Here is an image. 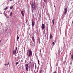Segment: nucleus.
I'll use <instances>...</instances> for the list:
<instances>
[{
  "label": "nucleus",
  "instance_id": "15",
  "mask_svg": "<svg viewBox=\"0 0 73 73\" xmlns=\"http://www.w3.org/2000/svg\"><path fill=\"white\" fill-rule=\"evenodd\" d=\"M29 68V67H26V70L27 71H28V68Z\"/></svg>",
  "mask_w": 73,
  "mask_h": 73
},
{
  "label": "nucleus",
  "instance_id": "21",
  "mask_svg": "<svg viewBox=\"0 0 73 73\" xmlns=\"http://www.w3.org/2000/svg\"><path fill=\"white\" fill-rule=\"evenodd\" d=\"M19 37L18 36H17V40H19Z\"/></svg>",
  "mask_w": 73,
  "mask_h": 73
},
{
  "label": "nucleus",
  "instance_id": "10",
  "mask_svg": "<svg viewBox=\"0 0 73 73\" xmlns=\"http://www.w3.org/2000/svg\"><path fill=\"white\" fill-rule=\"evenodd\" d=\"M26 68H29V66H28V64H27L26 65Z\"/></svg>",
  "mask_w": 73,
  "mask_h": 73
},
{
  "label": "nucleus",
  "instance_id": "31",
  "mask_svg": "<svg viewBox=\"0 0 73 73\" xmlns=\"http://www.w3.org/2000/svg\"><path fill=\"white\" fill-rule=\"evenodd\" d=\"M8 64H9V62H8V63L7 64V65H8Z\"/></svg>",
  "mask_w": 73,
  "mask_h": 73
},
{
  "label": "nucleus",
  "instance_id": "39",
  "mask_svg": "<svg viewBox=\"0 0 73 73\" xmlns=\"http://www.w3.org/2000/svg\"><path fill=\"white\" fill-rule=\"evenodd\" d=\"M57 63H58V62H57Z\"/></svg>",
  "mask_w": 73,
  "mask_h": 73
},
{
  "label": "nucleus",
  "instance_id": "8",
  "mask_svg": "<svg viewBox=\"0 0 73 73\" xmlns=\"http://www.w3.org/2000/svg\"><path fill=\"white\" fill-rule=\"evenodd\" d=\"M16 53V51L15 50L13 51V54H15Z\"/></svg>",
  "mask_w": 73,
  "mask_h": 73
},
{
  "label": "nucleus",
  "instance_id": "29",
  "mask_svg": "<svg viewBox=\"0 0 73 73\" xmlns=\"http://www.w3.org/2000/svg\"><path fill=\"white\" fill-rule=\"evenodd\" d=\"M63 40H64V39H65V37H63Z\"/></svg>",
  "mask_w": 73,
  "mask_h": 73
},
{
  "label": "nucleus",
  "instance_id": "6",
  "mask_svg": "<svg viewBox=\"0 0 73 73\" xmlns=\"http://www.w3.org/2000/svg\"><path fill=\"white\" fill-rule=\"evenodd\" d=\"M21 13L23 17H24V12H23V11H21Z\"/></svg>",
  "mask_w": 73,
  "mask_h": 73
},
{
  "label": "nucleus",
  "instance_id": "9",
  "mask_svg": "<svg viewBox=\"0 0 73 73\" xmlns=\"http://www.w3.org/2000/svg\"><path fill=\"white\" fill-rule=\"evenodd\" d=\"M52 38V35H50V38L51 39Z\"/></svg>",
  "mask_w": 73,
  "mask_h": 73
},
{
  "label": "nucleus",
  "instance_id": "24",
  "mask_svg": "<svg viewBox=\"0 0 73 73\" xmlns=\"http://www.w3.org/2000/svg\"><path fill=\"white\" fill-rule=\"evenodd\" d=\"M18 62H16V65H17L18 64Z\"/></svg>",
  "mask_w": 73,
  "mask_h": 73
},
{
  "label": "nucleus",
  "instance_id": "20",
  "mask_svg": "<svg viewBox=\"0 0 73 73\" xmlns=\"http://www.w3.org/2000/svg\"><path fill=\"white\" fill-rule=\"evenodd\" d=\"M17 47H16L15 48V51H17Z\"/></svg>",
  "mask_w": 73,
  "mask_h": 73
},
{
  "label": "nucleus",
  "instance_id": "38",
  "mask_svg": "<svg viewBox=\"0 0 73 73\" xmlns=\"http://www.w3.org/2000/svg\"><path fill=\"white\" fill-rule=\"evenodd\" d=\"M54 24H53V25H52V26L53 27V25H54Z\"/></svg>",
  "mask_w": 73,
  "mask_h": 73
},
{
  "label": "nucleus",
  "instance_id": "25",
  "mask_svg": "<svg viewBox=\"0 0 73 73\" xmlns=\"http://www.w3.org/2000/svg\"><path fill=\"white\" fill-rule=\"evenodd\" d=\"M39 51L40 52H41V49H40L39 50Z\"/></svg>",
  "mask_w": 73,
  "mask_h": 73
},
{
  "label": "nucleus",
  "instance_id": "27",
  "mask_svg": "<svg viewBox=\"0 0 73 73\" xmlns=\"http://www.w3.org/2000/svg\"><path fill=\"white\" fill-rule=\"evenodd\" d=\"M53 73H57V72H56V71H55Z\"/></svg>",
  "mask_w": 73,
  "mask_h": 73
},
{
  "label": "nucleus",
  "instance_id": "40",
  "mask_svg": "<svg viewBox=\"0 0 73 73\" xmlns=\"http://www.w3.org/2000/svg\"><path fill=\"white\" fill-rule=\"evenodd\" d=\"M71 54V53H70V54Z\"/></svg>",
  "mask_w": 73,
  "mask_h": 73
},
{
  "label": "nucleus",
  "instance_id": "12",
  "mask_svg": "<svg viewBox=\"0 0 73 73\" xmlns=\"http://www.w3.org/2000/svg\"><path fill=\"white\" fill-rule=\"evenodd\" d=\"M4 15H7V14L6 13H5V11H4Z\"/></svg>",
  "mask_w": 73,
  "mask_h": 73
},
{
  "label": "nucleus",
  "instance_id": "41",
  "mask_svg": "<svg viewBox=\"0 0 73 73\" xmlns=\"http://www.w3.org/2000/svg\"><path fill=\"white\" fill-rule=\"evenodd\" d=\"M51 71H52V70H51Z\"/></svg>",
  "mask_w": 73,
  "mask_h": 73
},
{
  "label": "nucleus",
  "instance_id": "35",
  "mask_svg": "<svg viewBox=\"0 0 73 73\" xmlns=\"http://www.w3.org/2000/svg\"><path fill=\"white\" fill-rule=\"evenodd\" d=\"M19 52H20V53H21V51H19Z\"/></svg>",
  "mask_w": 73,
  "mask_h": 73
},
{
  "label": "nucleus",
  "instance_id": "26",
  "mask_svg": "<svg viewBox=\"0 0 73 73\" xmlns=\"http://www.w3.org/2000/svg\"><path fill=\"white\" fill-rule=\"evenodd\" d=\"M30 68H31V64L29 66V69H30Z\"/></svg>",
  "mask_w": 73,
  "mask_h": 73
},
{
  "label": "nucleus",
  "instance_id": "2",
  "mask_svg": "<svg viewBox=\"0 0 73 73\" xmlns=\"http://www.w3.org/2000/svg\"><path fill=\"white\" fill-rule=\"evenodd\" d=\"M30 56H32V50H29V57Z\"/></svg>",
  "mask_w": 73,
  "mask_h": 73
},
{
  "label": "nucleus",
  "instance_id": "16",
  "mask_svg": "<svg viewBox=\"0 0 73 73\" xmlns=\"http://www.w3.org/2000/svg\"><path fill=\"white\" fill-rule=\"evenodd\" d=\"M42 72V70L41 69L40 70L39 73H41Z\"/></svg>",
  "mask_w": 73,
  "mask_h": 73
},
{
  "label": "nucleus",
  "instance_id": "34",
  "mask_svg": "<svg viewBox=\"0 0 73 73\" xmlns=\"http://www.w3.org/2000/svg\"><path fill=\"white\" fill-rule=\"evenodd\" d=\"M10 1H12V0H9Z\"/></svg>",
  "mask_w": 73,
  "mask_h": 73
},
{
  "label": "nucleus",
  "instance_id": "1",
  "mask_svg": "<svg viewBox=\"0 0 73 73\" xmlns=\"http://www.w3.org/2000/svg\"><path fill=\"white\" fill-rule=\"evenodd\" d=\"M31 8H32V12H33V9L34 11V10H35L36 9V4H35V3H34L33 4L32 3L31 5Z\"/></svg>",
  "mask_w": 73,
  "mask_h": 73
},
{
  "label": "nucleus",
  "instance_id": "32",
  "mask_svg": "<svg viewBox=\"0 0 73 73\" xmlns=\"http://www.w3.org/2000/svg\"><path fill=\"white\" fill-rule=\"evenodd\" d=\"M1 40H0V43L1 42Z\"/></svg>",
  "mask_w": 73,
  "mask_h": 73
},
{
  "label": "nucleus",
  "instance_id": "36",
  "mask_svg": "<svg viewBox=\"0 0 73 73\" xmlns=\"http://www.w3.org/2000/svg\"><path fill=\"white\" fill-rule=\"evenodd\" d=\"M72 24H73V21H72Z\"/></svg>",
  "mask_w": 73,
  "mask_h": 73
},
{
  "label": "nucleus",
  "instance_id": "19",
  "mask_svg": "<svg viewBox=\"0 0 73 73\" xmlns=\"http://www.w3.org/2000/svg\"><path fill=\"white\" fill-rule=\"evenodd\" d=\"M38 65H40V62H39V60H38Z\"/></svg>",
  "mask_w": 73,
  "mask_h": 73
},
{
  "label": "nucleus",
  "instance_id": "11",
  "mask_svg": "<svg viewBox=\"0 0 73 73\" xmlns=\"http://www.w3.org/2000/svg\"><path fill=\"white\" fill-rule=\"evenodd\" d=\"M13 6H11L10 7V9H13Z\"/></svg>",
  "mask_w": 73,
  "mask_h": 73
},
{
  "label": "nucleus",
  "instance_id": "43",
  "mask_svg": "<svg viewBox=\"0 0 73 73\" xmlns=\"http://www.w3.org/2000/svg\"><path fill=\"white\" fill-rule=\"evenodd\" d=\"M31 70H32V69H31Z\"/></svg>",
  "mask_w": 73,
  "mask_h": 73
},
{
  "label": "nucleus",
  "instance_id": "28",
  "mask_svg": "<svg viewBox=\"0 0 73 73\" xmlns=\"http://www.w3.org/2000/svg\"><path fill=\"white\" fill-rule=\"evenodd\" d=\"M6 65H7V64L6 63L5 64V66H6Z\"/></svg>",
  "mask_w": 73,
  "mask_h": 73
},
{
  "label": "nucleus",
  "instance_id": "22",
  "mask_svg": "<svg viewBox=\"0 0 73 73\" xmlns=\"http://www.w3.org/2000/svg\"><path fill=\"white\" fill-rule=\"evenodd\" d=\"M44 3H46V0H43Z\"/></svg>",
  "mask_w": 73,
  "mask_h": 73
},
{
  "label": "nucleus",
  "instance_id": "30",
  "mask_svg": "<svg viewBox=\"0 0 73 73\" xmlns=\"http://www.w3.org/2000/svg\"><path fill=\"white\" fill-rule=\"evenodd\" d=\"M56 66H58V64H56Z\"/></svg>",
  "mask_w": 73,
  "mask_h": 73
},
{
  "label": "nucleus",
  "instance_id": "5",
  "mask_svg": "<svg viewBox=\"0 0 73 73\" xmlns=\"http://www.w3.org/2000/svg\"><path fill=\"white\" fill-rule=\"evenodd\" d=\"M32 40H33V42H34V43H35V38H34V37H32Z\"/></svg>",
  "mask_w": 73,
  "mask_h": 73
},
{
  "label": "nucleus",
  "instance_id": "18",
  "mask_svg": "<svg viewBox=\"0 0 73 73\" xmlns=\"http://www.w3.org/2000/svg\"><path fill=\"white\" fill-rule=\"evenodd\" d=\"M12 12H11L10 14V16H12Z\"/></svg>",
  "mask_w": 73,
  "mask_h": 73
},
{
  "label": "nucleus",
  "instance_id": "4",
  "mask_svg": "<svg viewBox=\"0 0 73 73\" xmlns=\"http://www.w3.org/2000/svg\"><path fill=\"white\" fill-rule=\"evenodd\" d=\"M67 8L66 7L64 9V14H65V13H66L67 12Z\"/></svg>",
  "mask_w": 73,
  "mask_h": 73
},
{
  "label": "nucleus",
  "instance_id": "7",
  "mask_svg": "<svg viewBox=\"0 0 73 73\" xmlns=\"http://www.w3.org/2000/svg\"><path fill=\"white\" fill-rule=\"evenodd\" d=\"M35 25V23L32 21V27H34Z\"/></svg>",
  "mask_w": 73,
  "mask_h": 73
},
{
  "label": "nucleus",
  "instance_id": "17",
  "mask_svg": "<svg viewBox=\"0 0 73 73\" xmlns=\"http://www.w3.org/2000/svg\"><path fill=\"white\" fill-rule=\"evenodd\" d=\"M35 69H36L37 68V66H36V63H35Z\"/></svg>",
  "mask_w": 73,
  "mask_h": 73
},
{
  "label": "nucleus",
  "instance_id": "23",
  "mask_svg": "<svg viewBox=\"0 0 73 73\" xmlns=\"http://www.w3.org/2000/svg\"><path fill=\"white\" fill-rule=\"evenodd\" d=\"M52 44H53V45H54V44H55V43H54V42H53V43H52Z\"/></svg>",
  "mask_w": 73,
  "mask_h": 73
},
{
  "label": "nucleus",
  "instance_id": "3",
  "mask_svg": "<svg viewBox=\"0 0 73 73\" xmlns=\"http://www.w3.org/2000/svg\"><path fill=\"white\" fill-rule=\"evenodd\" d=\"M44 28H45V25H44V24H42V28L43 31V32H44Z\"/></svg>",
  "mask_w": 73,
  "mask_h": 73
},
{
  "label": "nucleus",
  "instance_id": "33",
  "mask_svg": "<svg viewBox=\"0 0 73 73\" xmlns=\"http://www.w3.org/2000/svg\"><path fill=\"white\" fill-rule=\"evenodd\" d=\"M63 16H65V14H63Z\"/></svg>",
  "mask_w": 73,
  "mask_h": 73
},
{
  "label": "nucleus",
  "instance_id": "13",
  "mask_svg": "<svg viewBox=\"0 0 73 73\" xmlns=\"http://www.w3.org/2000/svg\"><path fill=\"white\" fill-rule=\"evenodd\" d=\"M52 23L53 25L54 24V19L52 21Z\"/></svg>",
  "mask_w": 73,
  "mask_h": 73
},
{
  "label": "nucleus",
  "instance_id": "37",
  "mask_svg": "<svg viewBox=\"0 0 73 73\" xmlns=\"http://www.w3.org/2000/svg\"><path fill=\"white\" fill-rule=\"evenodd\" d=\"M54 7H55V5H54Z\"/></svg>",
  "mask_w": 73,
  "mask_h": 73
},
{
  "label": "nucleus",
  "instance_id": "14",
  "mask_svg": "<svg viewBox=\"0 0 73 73\" xmlns=\"http://www.w3.org/2000/svg\"><path fill=\"white\" fill-rule=\"evenodd\" d=\"M8 9V7H7L4 9V10H7Z\"/></svg>",
  "mask_w": 73,
  "mask_h": 73
},
{
  "label": "nucleus",
  "instance_id": "42",
  "mask_svg": "<svg viewBox=\"0 0 73 73\" xmlns=\"http://www.w3.org/2000/svg\"><path fill=\"white\" fill-rule=\"evenodd\" d=\"M59 43H60V42H59Z\"/></svg>",
  "mask_w": 73,
  "mask_h": 73
}]
</instances>
